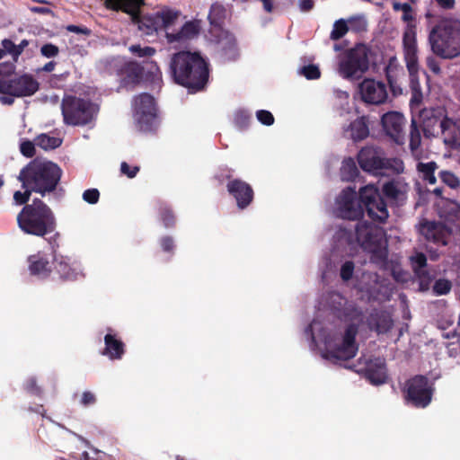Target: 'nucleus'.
<instances>
[{
    "label": "nucleus",
    "instance_id": "0e129e2a",
    "mask_svg": "<svg viewBox=\"0 0 460 460\" xmlns=\"http://www.w3.org/2000/svg\"><path fill=\"white\" fill-rule=\"evenodd\" d=\"M161 245L164 251L170 252L173 248V241L170 237H164L161 240Z\"/></svg>",
    "mask_w": 460,
    "mask_h": 460
},
{
    "label": "nucleus",
    "instance_id": "09e8293b",
    "mask_svg": "<svg viewBox=\"0 0 460 460\" xmlns=\"http://www.w3.org/2000/svg\"><path fill=\"white\" fill-rule=\"evenodd\" d=\"M387 79L393 93L394 95L401 94L402 93V82L397 78H394L390 69L387 70Z\"/></svg>",
    "mask_w": 460,
    "mask_h": 460
},
{
    "label": "nucleus",
    "instance_id": "69168bd1",
    "mask_svg": "<svg viewBox=\"0 0 460 460\" xmlns=\"http://www.w3.org/2000/svg\"><path fill=\"white\" fill-rule=\"evenodd\" d=\"M298 6L302 12H307L314 6L313 0H299Z\"/></svg>",
    "mask_w": 460,
    "mask_h": 460
},
{
    "label": "nucleus",
    "instance_id": "1a4fd4ad",
    "mask_svg": "<svg viewBox=\"0 0 460 460\" xmlns=\"http://www.w3.org/2000/svg\"><path fill=\"white\" fill-rule=\"evenodd\" d=\"M356 243L371 254L373 261H383L387 252L385 246L384 231L381 227L366 221L358 222L355 227Z\"/></svg>",
    "mask_w": 460,
    "mask_h": 460
},
{
    "label": "nucleus",
    "instance_id": "72a5a7b5",
    "mask_svg": "<svg viewBox=\"0 0 460 460\" xmlns=\"http://www.w3.org/2000/svg\"><path fill=\"white\" fill-rule=\"evenodd\" d=\"M35 142L39 147L50 150L58 147L62 144V139L55 136L40 134L36 137Z\"/></svg>",
    "mask_w": 460,
    "mask_h": 460
},
{
    "label": "nucleus",
    "instance_id": "b1692460",
    "mask_svg": "<svg viewBox=\"0 0 460 460\" xmlns=\"http://www.w3.org/2000/svg\"><path fill=\"white\" fill-rule=\"evenodd\" d=\"M444 142L451 147L460 146V122L454 121L448 118H444L440 129Z\"/></svg>",
    "mask_w": 460,
    "mask_h": 460
},
{
    "label": "nucleus",
    "instance_id": "8fccbe9b",
    "mask_svg": "<svg viewBox=\"0 0 460 460\" xmlns=\"http://www.w3.org/2000/svg\"><path fill=\"white\" fill-rule=\"evenodd\" d=\"M354 269H355V266L352 261H345L341 265V272H340V275H341V278L342 279V280L347 281V280L350 279L353 276Z\"/></svg>",
    "mask_w": 460,
    "mask_h": 460
},
{
    "label": "nucleus",
    "instance_id": "e2e57ef3",
    "mask_svg": "<svg viewBox=\"0 0 460 460\" xmlns=\"http://www.w3.org/2000/svg\"><path fill=\"white\" fill-rule=\"evenodd\" d=\"M66 30L68 31L74 32V33H82V34H85V35L90 34V30L86 27H80V26H76V25H68L66 27Z\"/></svg>",
    "mask_w": 460,
    "mask_h": 460
},
{
    "label": "nucleus",
    "instance_id": "f03ea898",
    "mask_svg": "<svg viewBox=\"0 0 460 460\" xmlns=\"http://www.w3.org/2000/svg\"><path fill=\"white\" fill-rule=\"evenodd\" d=\"M62 176L61 168L55 163L34 159L28 163L19 172L17 180L22 183L23 191L13 194L16 204H25L32 192L44 197L56 190Z\"/></svg>",
    "mask_w": 460,
    "mask_h": 460
},
{
    "label": "nucleus",
    "instance_id": "9d476101",
    "mask_svg": "<svg viewBox=\"0 0 460 460\" xmlns=\"http://www.w3.org/2000/svg\"><path fill=\"white\" fill-rule=\"evenodd\" d=\"M361 169L375 175L383 174L385 170L401 173L404 170L403 162L399 158L386 159L384 152L377 147L365 146L358 155Z\"/></svg>",
    "mask_w": 460,
    "mask_h": 460
},
{
    "label": "nucleus",
    "instance_id": "20e7f679",
    "mask_svg": "<svg viewBox=\"0 0 460 460\" xmlns=\"http://www.w3.org/2000/svg\"><path fill=\"white\" fill-rule=\"evenodd\" d=\"M170 71L174 81L191 93L203 89L208 79V63L196 52L181 51L174 54Z\"/></svg>",
    "mask_w": 460,
    "mask_h": 460
},
{
    "label": "nucleus",
    "instance_id": "c756f323",
    "mask_svg": "<svg viewBox=\"0 0 460 460\" xmlns=\"http://www.w3.org/2000/svg\"><path fill=\"white\" fill-rule=\"evenodd\" d=\"M402 20L406 22V27L402 37L403 50H405L406 37L408 34H411L414 42V49H417L416 40V27L414 24V14L412 7L408 4L407 7L402 11Z\"/></svg>",
    "mask_w": 460,
    "mask_h": 460
},
{
    "label": "nucleus",
    "instance_id": "774afa93",
    "mask_svg": "<svg viewBox=\"0 0 460 460\" xmlns=\"http://www.w3.org/2000/svg\"><path fill=\"white\" fill-rule=\"evenodd\" d=\"M31 12L34 13H41V14H51L53 15V12L47 7H40V6H33L30 8Z\"/></svg>",
    "mask_w": 460,
    "mask_h": 460
},
{
    "label": "nucleus",
    "instance_id": "2eb2a0df",
    "mask_svg": "<svg viewBox=\"0 0 460 460\" xmlns=\"http://www.w3.org/2000/svg\"><path fill=\"white\" fill-rule=\"evenodd\" d=\"M406 399L416 407L424 408L429 404L432 397V389L428 378L416 376L406 384Z\"/></svg>",
    "mask_w": 460,
    "mask_h": 460
},
{
    "label": "nucleus",
    "instance_id": "4468645a",
    "mask_svg": "<svg viewBox=\"0 0 460 460\" xmlns=\"http://www.w3.org/2000/svg\"><path fill=\"white\" fill-rule=\"evenodd\" d=\"M134 120L141 131H151L156 126V107L152 95L143 93L137 96L133 102Z\"/></svg>",
    "mask_w": 460,
    "mask_h": 460
},
{
    "label": "nucleus",
    "instance_id": "473e14b6",
    "mask_svg": "<svg viewBox=\"0 0 460 460\" xmlns=\"http://www.w3.org/2000/svg\"><path fill=\"white\" fill-rule=\"evenodd\" d=\"M225 16L226 9L222 4H214L211 5L208 19L210 21V24L213 26V30H221V22L224 20Z\"/></svg>",
    "mask_w": 460,
    "mask_h": 460
},
{
    "label": "nucleus",
    "instance_id": "0eeeda50",
    "mask_svg": "<svg viewBox=\"0 0 460 460\" xmlns=\"http://www.w3.org/2000/svg\"><path fill=\"white\" fill-rule=\"evenodd\" d=\"M429 41L432 52L447 59H452L460 55V21L457 19H444L429 32Z\"/></svg>",
    "mask_w": 460,
    "mask_h": 460
},
{
    "label": "nucleus",
    "instance_id": "4be33fe9",
    "mask_svg": "<svg viewBox=\"0 0 460 460\" xmlns=\"http://www.w3.org/2000/svg\"><path fill=\"white\" fill-rule=\"evenodd\" d=\"M30 273L40 279L48 277L51 271V265L46 253L37 252L28 257Z\"/></svg>",
    "mask_w": 460,
    "mask_h": 460
},
{
    "label": "nucleus",
    "instance_id": "bb28decb",
    "mask_svg": "<svg viewBox=\"0 0 460 460\" xmlns=\"http://www.w3.org/2000/svg\"><path fill=\"white\" fill-rule=\"evenodd\" d=\"M144 0H105L108 8L114 10H122L129 13L134 19L137 17L139 8Z\"/></svg>",
    "mask_w": 460,
    "mask_h": 460
},
{
    "label": "nucleus",
    "instance_id": "2f4dec72",
    "mask_svg": "<svg viewBox=\"0 0 460 460\" xmlns=\"http://www.w3.org/2000/svg\"><path fill=\"white\" fill-rule=\"evenodd\" d=\"M334 95L339 105L340 116L348 117L349 119L352 118L355 115V110L354 107L349 104V93L345 91L335 90Z\"/></svg>",
    "mask_w": 460,
    "mask_h": 460
},
{
    "label": "nucleus",
    "instance_id": "58836bf2",
    "mask_svg": "<svg viewBox=\"0 0 460 460\" xmlns=\"http://www.w3.org/2000/svg\"><path fill=\"white\" fill-rule=\"evenodd\" d=\"M334 238L341 246L343 244L354 245L352 234L345 226L340 227V229L336 232Z\"/></svg>",
    "mask_w": 460,
    "mask_h": 460
},
{
    "label": "nucleus",
    "instance_id": "ea45409f",
    "mask_svg": "<svg viewBox=\"0 0 460 460\" xmlns=\"http://www.w3.org/2000/svg\"><path fill=\"white\" fill-rule=\"evenodd\" d=\"M411 262L414 271L419 274L420 271L426 266L427 258L422 252H416L411 257Z\"/></svg>",
    "mask_w": 460,
    "mask_h": 460
},
{
    "label": "nucleus",
    "instance_id": "c9c22d12",
    "mask_svg": "<svg viewBox=\"0 0 460 460\" xmlns=\"http://www.w3.org/2000/svg\"><path fill=\"white\" fill-rule=\"evenodd\" d=\"M417 168L418 171L422 174V178L425 181L429 184H434L436 182V177L434 175V172L437 169L436 163H419Z\"/></svg>",
    "mask_w": 460,
    "mask_h": 460
},
{
    "label": "nucleus",
    "instance_id": "4d7b16f0",
    "mask_svg": "<svg viewBox=\"0 0 460 460\" xmlns=\"http://www.w3.org/2000/svg\"><path fill=\"white\" fill-rule=\"evenodd\" d=\"M120 171L123 174L128 178H134L139 171L138 166H130L126 162H122L120 164Z\"/></svg>",
    "mask_w": 460,
    "mask_h": 460
},
{
    "label": "nucleus",
    "instance_id": "864d4df0",
    "mask_svg": "<svg viewBox=\"0 0 460 460\" xmlns=\"http://www.w3.org/2000/svg\"><path fill=\"white\" fill-rule=\"evenodd\" d=\"M250 119V115L245 111H237L234 114V123L239 128H244Z\"/></svg>",
    "mask_w": 460,
    "mask_h": 460
},
{
    "label": "nucleus",
    "instance_id": "cd10ccee",
    "mask_svg": "<svg viewBox=\"0 0 460 460\" xmlns=\"http://www.w3.org/2000/svg\"><path fill=\"white\" fill-rule=\"evenodd\" d=\"M105 349L103 354L111 359H119L124 354V344L115 335L107 333L104 337Z\"/></svg>",
    "mask_w": 460,
    "mask_h": 460
},
{
    "label": "nucleus",
    "instance_id": "79ce46f5",
    "mask_svg": "<svg viewBox=\"0 0 460 460\" xmlns=\"http://www.w3.org/2000/svg\"><path fill=\"white\" fill-rule=\"evenodd\" d=\"M450 281L444 279H438L433 286V291L438 296L446 295L450 291Z\"/></svg>",
    "mask_w": 460,
    "mask_h": 460
},
{
    "label": "nucleus",
    "instance_id": "f704fd0d",
    "mask_svg": "<svg viewBox=\"0 0 460 460\" xmlns=\"http://www.w3.org/2000/svg\"><path fill=\"white\" fill-rule=\"evenodd\" d=\"M358 170L352 158L344 159L341 168V176L343 181H352L358 175Z\"/></svg>",
    "mask_w": 460,
    "mask_h": 460
},
{
    "label": "nucleus",
    "instance_id": "412c9836",
    "mask_svg": "<svg viewBox=\"0 0 460 460\" xmlns=\"http://www.w3.org/2000/svg\"><path fill=\"white\" fill-rule=\"evenodd\" d=\"M227 190L237 201L239 208L247 207L253 198V191L249 184L244 181L234 180L227 184Z\"/></svg>",
    "mask_w": 460,
    "mask_h": 460
},
{
    "label": "nucleus",
    "instance_id": "dca6fc26",
    "mask_svg": "<svg viewBox=\"0 0 460 460\" xmlns=\"http://www.w3.org/2000/svg\"><path fill=\"white\" fill-rule=\"evenodd\" d=\"M359 364H364V367H360L357 369V372L364 373L371 384L377 385L385 383L387 379V371L384 358H369L364 359V361L360 358Z\"/></svg>",
    "mask_w": 460,
    "mask_h": 460
},
{
    "label": "nucleus",
    "instance_id": "f8f14e48",
    "mask_svg": "<svg viewBox=\"0 0 460 460\" xmlns=\"http://www.w3.org/2000/svg\"><path fill=\"white\" fill-rule=\"evenodd\" d=\"M61 110L65 124L71 126L90 123L97 112L93 103L74 96H66L62 100Z\"/></svg>",
    "mask_w": 460,
    "mask_h": 460
},
{
    "label": "nucleus",
    "instance_id": "052dcab7",
    "mask_svg": "<svg viewBox=\"0 0 460 460\" xmlns=\"http://www.w3.org/2000/svg\"><path fill=\"white\" fill-rule=\"evenodd\" d=\"M95 402V396L91 392H84L81 398V404L84 406L92 405Z\"/></svg>",
    "mask_w": 460,
    "mask_h": 460
},
{
    "label": "nucleus",
    "instance_id": "338daca9",
    "mask_svg": "<svg viewBox=\"0 0 460 460\" xmlns=\"http://www.w3.org/2000/svg\"><path fill=\"white\" fill-rule=\"evenodd\" d=\"M443 9H453L456 4L455 0H435Z\"/></svg>",
    "mask_w": 460,
    "mask_h": 460
},
{
    "label": "nucleus",
    "instance_id": "a18cd8bd",
    "mask_svg": "<svg viewBox=\"0 0 460 460\" xmlns=\"http://www.w3.org/2000/svg\"><path fill=\"white\" fill-rule=\"evenodd\" d=\"M2 44V50L4 51V55L5 54H9L12 56L13 59L14 61H17L19 57H18V53H17V48H16V44H14L11 40L9 39H4L1 42Z\"/></svg>",
    "mask_w": 460,
    "mask_h": 460
},
{
    "label": "nucleus",
    "instance_id": "e433bc0d",
    "mask_svg": "<svg viewBox=\"0 0 460 460\" xmlns=\"http://www.w3.org/2000/svg\"><path fill=\"white\" fill-rule=\"evenodd\" d=\"M417 125L415 117L411 119V132H410V147L412 153H416L421 142V137Z\"/></svg>",
    "mask_w": 460,
    "mask_h": 460
},
{
    "label": "nucleus",
    "instance_id": "393cba45",
    "mask_svg": "<svg viewBox=\"0 0 460 460\" xmlns=\"http://www.w3.org/2000/svg\"><path fill=\"white\" fill-rule=\"evenodd\" d=\"M343 130L345 136L354 141L363 140L369 134L368 126L365 117L357 118L347 127H344Z\"/></svg>",
    "mask_w": 460,
    "mask_h": 460
},
{
    "label": "nucleus",
    "instance_id": "9b49d317",
    "mask_svg": "<svg viewBox=\"0 0 460 460\" xmlns=\"http://www.w3.org/2000/svg\"><path fill=\"white\" fill-rule=\"evenodd\" d=\"M369 49L364 44L346 51L340 56L338 73L346 79H359L369 67Z\"/></svg>",
    "mask_w": 460,
    "mask_h": 460
},
{
    "label": "nucleus",
    "instance_id": "13d9d810",
    "mask_svg": "<svg viewBox=\"0 0 460 460\" xmlns=\"http://www.w3.org/2000/svg\"><path fill=\"white\" fill-rule=\"evenodd\" d=\"M426 64L434 74L438 75L440 73V66L433 56L427 57Z\"/></svg>",
    "mask_w": 460,
    "mask_h": 460
},
{
    "label": "nucleus",
    "instance_id": "a19ab883",
    "mask_svg": "<svg viewBox=\"0 0 460 460\" xmlns=\"http://www.w3.org/2000/svg\"><path fill=\"white\" fill-rule=\"evenodd\" d=\"M439 175L441 181L452 189L457 188L460 184L459 179L451 172L442 171Z\"/></svg>",
    "mask_w": 460,
    "mask_h": 460
},
{
    "label": "nucleus",
    "instance_id": "f3484780",
    "mask_svg": "<svg viewBox=\"0 0 460 460\" xmlns=\"http://www.w3.org/2000/svg\"><path fill=\"white\" fill-rule=\"evenodd\" d=\"M417 125L422 128L426 137H431L441 129L444 121L443 111L440 109H423L419 111Z\"/></svg>",
    "mask_w": 460,
    "mask_h": 460
},
{
    "label": "nucleus",
    "instance_id": "7ed1b4c3",
    "mask_svg": "<svg viewBox=\"0 0 460 460\" xmlns=\"http://www.w3.org/2000/svg\"><path fill=\"white\" fill-rule=\"evenodd\" d=\"M359 199L354 188L343 190L336 200L337 216L349 220H356L363 215V206L368 216L378 222H385L388 217V209L381 198L378 189L374 184H367L359 190Z\"/></svg>",
    "mask_w": 460,
    "mask_h": 460
},
{
    "label": "nucleus",
    "instance_id": "c03bdc74",
    "mask_svg": "<svg viewBox=\"0 0 460 460\" xmlns=\"http://www.w3.org/2000/svg\"><path fill=\"white\" fill-rule=\"evenodd\" d=\"M301 75L309 80L318 79L321 75L319 67L315 65L305 66L300 70Z\"/></svg>",
    "mask_w": 460,
    "mask_h": 460
},
{
    "label": "nucleus",
    "instance_id": "aec40b11",
    "mask_svg": "<svg viewBox=\"0 0 460 460\" xmlns=\"http://www.w3.org/2000/svg\"><path fill=\"white\" fill-rule=\"evenodd\" d=\"M55 269L60 278L75 280L84 277L83 269L79 262L71 261V259L63 255H55Z\"/></svg>",
    "mask_w": 460,
    "mask_h": 460
},
{
    "label": "nucleus",
    "instance_id": "6e6d98bb",
    "mask_svg": "<svg viewBox=\"0 0 460 460\" xmlns=\"http://www.w3.org/2000/svg\"><path fill=\"white\" fill-rule=\"evenodd\" d=\"M35 145L31 141H23L20 145V151L24 156L32 157L35 155Z\"/></svg>",
    "mask_w": 460,
    "mask_h": 460
},
{
    "label": "nucleus",
    "instance_id": "5fc2aeb1",
    "mask_svg": "<svg viewBox=\"0 0 460 460\" xmlns=\"http://www.w3.org/2000/svg\"><path fill=\"white\" fill-rule=\"evenodd\" d=\"M100 193L97 189H89L83 193V199L89 204H95L99 200Z\"/></svg>",
    "mask_w": 460,
    "mask_h": 460
},
{
    "label": "nucleus",
    "instance_id": "bf43d9fd",
    "mask_svg": "<svg viewBox=\"0 0 460 460\" xmlns=\"http://www.w3.org/2000/svg\"><path fill=\"white\" fill-rule=\"evenodd\" d=\"M138 28L143 33L146 35H152L155 31V27L153 24H147L146 21L138 22Z\"/></svg>",
    "mask_w": 460,
    "mask_h": 460
},
{
    "label": "nucleus",
    "instance_id": "ddd939ff",
    "mask_svg": "<svg viewBox=\"0 0 460 460\" xmlns=\"http://www.w3.org/2000/svg\"><path fill=\"white\" fill-rule=\"evenodd\" d=\"M404 60L410 76V88L411 91V98L410 105L411 111L420 108L423 100V93L419 81V62H418V49H414V42L411 34H408L405 42V50H403Z\"/></svg>",
    "mask_w": 460,
    "mask_h": 460
},
{
    "label": "nucleus",
    "instance_id": "6ab92c4d",
    "mask_svg": "<svg viewBox=\"0 0 460 460\" xmlns=\"http://www.w3.org/2000/svg\"><path fill=\"white\" fill-rule=\"evenodd\" d=\"M362 100L371 104H379L387 98L385 84L373 79H365L359 85Z\"/></svg>",
    "mask_w": 460,
    "mask_h": 460
},
{
    "label": "nucleus",
    "instance_id": "680f3d73",
    "mask_svg": "<svg viewBox=\"0 0 460 460\" xmlns=\"http://www.w3.org/2000/svg\"><path fill=\"white\" fill-rule=\"evenodd\" d=\"M162 220L166 227L172 226L174 222L173 216L169 209H164L162 214Z\"/></svg>",
    "mask_w": 460,
    "mask_h": 460
},
{
    "label": "nucleus",
    "instance_id": "de8ad7c7",
    "mask_svg": "<svg viewBox=\"0 0 460 460\" xmlns=\"http://www.w3.org/2000/svg\"><path fill=\"white\" fill-rule=\"evenodd\" d=\"M348 21H349V30H352L355 31H361L366 30L367 22H366V20L364 19V17H362V16L352 17V18L349 19Z\"/></svg>",
    "mask_w": 460,
    "mask_h": 460
},
{
    "label": "nucleus",
    "instance_id": "4c0bfd02",
    "mask_svg": "<svg viewBox=\"0 0 460 460\" xmlns=\"http://www.w3.org/2000/svg\"><path fill=\"white\" fill-rule=\"evenodd\" d=\"M349 30V21L346 22L343 19H340L334 22L330 38L332 40H340L348 32Z\"/></svg>",
    "mask_w": 460,
    "mask_h": 460
},
{
    "label": "nucleus",
    "instance_id": "39448f33",
    "mask_svg": "<svg viewBox=\"0 0 460 460\" xmlns=\"http://www.w3.org/2000/svg\"><path fill=\"white\" fill-rule=\"evenodd\" d=\"M19 228L27 234L44 237L57 228V219L52 209L40 199L26 204L17 216Z\"/></svg>",
    "mask_w": 460,
    "mask_h": 460
},
{
    "label": "nucleus",
    "instance_id": "a211bd4d",
    "mask_svg": "<svg viewBox=\"0 0 460 460\" xmlns=\"http://www.w3.org/2000/svg\"><path fill=\"white\" fill-rule=\"evenodd\" d=\"M405 119L402 113L390 111L383 115L382 125L385 133L396 143H404L403 127Z\"/></svg>",
    "mask_w": 460,
    "mask_h": 460
},
{
    "label": "nucleus",
    "instance_id": "6e6552de",
    "mask_svg": "<svg viewBox=\"0 0 460 460\" xmlns=\"http://www.w3.org/2000/svg\"><path fill=\"white\" fill-rule=\"evenodd\" d=\"M443 222H424L420 225V234L429 242L446 245L454 231H460V205L454 201L447 202L440 212Z\"/></svg>",
    "mask_w": 460,
    "mask_h": 460
},
{
    "label": "nucleus",
    "instance_id": "a878e982",
    "mask_svg": "<svg viewBox=\"0 0 460 460\" xmlns=\"http://www.w3.org/2000/svg\"><path fill=\"white\" fill-rule=\"evenodd\" d=\"M200 31V24L198 21L187 22L178 33H167L169 42L185 41L197 37Z\"/></svg>",
    "mask_w": 460,
    "mask_h": 460
},
{
    "label": "nucleus",
    "instance_id": "49530a36",
    "mask_svg": "<svg viewBox=\"0 0 460 460\" xmlns=\"http://www.w3.org/2000/svg\"><path fill=\"white\" fill-rule=\"evenodd\" d=\"M40 54L47 58H55L59 54V49L52 43H47L41 46Z\"/></svg>",
    "mask_w": 460,
    "mask_h": 460
},
{
    "label": "nucleus",
    "instance_id": "c85d7f7f",
    "mask_svg": "<svg viewBox=\"0 0 460 460\" xmlns=\"http://www.w3.org/2000/svg\"><path fill=\"white\" fill-rule=\"evenodd\" d=\"M363 279H368L371 284L360 286V290L367 293L369 298L380 300L382 289L385 288V286L379 281L377 275L375 273L364 274Z\"/></svg>",
    "mask_w": 460,
    "mask_h": 460
},
{
    "label": "nucleus",
    "instance_id": "5701e85b",
    "mask_svg": "<svg viewBox=\"0 0 460 460\" xmlns=\"http://www.w3.org/2000/svg\"><path fill=\"white\" fill-rule=\"evenodd\" d=\"M409 185L402 178L394 179L383 185V193L391 200L401 202L406 199Z\"/></svg>",
    "mask_w": 460,
    "mask_h": 460
},
{
    "label": "nucleus",
    "instance_id": "603ef678",
    "mask_svg": "<svg viewBox=\"0 0 460 460\" xmlns=\"http://www.w3.org/2000/svg\"><path fill=\"white\" fill-rule=\"evenodd\" d=\"M256 117L258 120L266 126H270L274 123V118L273 115L265 110H260L256 112Z\"/></svg>",
    "mask_w": 460,
    "mask_h": 460
},
{
    "label": "nucleus",
    "instance_id": "37998d69",
    "mask_svg": "<svg viewBox=\"0 0 460 460\" xmlns=\"http://www.w3.org/2000/svg\"><path fill=\"white\" fill-rule=\"evenodd\" d=\"M129 51L139 58L151 57L155 52V49L151 47H141L140 45H131Z\"/></svg>",
    "mask_w": 460,
    "mask_h": 460
},
{
    "label": "nucleus",
    "instance_id": "3c124183",
    "mask_svg": "<svg viewBox=\"0 0 460 460\" xmlns=\"http://www.w3.org/2000/svg\"><path fill=\"white\" fill-rule=\"evenodd\" d=\"M178 12L173 10H164L161 13V18L164 27L172 25L174 21L178 18Z\"/></svg>",
    "mask_w": 460,
    "mask_h": 460
},
{
    "label": "nucleus",
    "instance_id": "7c9ffc66",
    "mask_svg": "<svg viewBox=\"0 0 460 460\" xmlns=\"http://www.w3.org/2000/svg\"><path fill=\"white\" fill-rule=\"evenodd\" d=\"M221 32L222 38L218 40V43L222 47L223 57L226 60H234L238 55L234 38L227 31Z\"/></svg>",
    "mask_w": 460,
    "mask_h": 460
},
{
    "label": "nucleus",
    "instance_id": "423d86ee",
    "mask_svg": "<svg viewBox=\"0 0 460 460\" xmlns=\"http://www.w3.org/2000/svg\"><path fill=\"white\" fill-rule=\"evenodd\" d=\"M13 70L12 64H0V102L3 105H12L16 98L32 96L40 89L39 82L30 74L13 77L6 75Z\"/></svg>",
    "mask_w": 460,
    "mask_h": 460
},
{
    "label": "nucleus",
    "instance_id": "f257e3e1",
    "mask_svg": "<svg viewBox=\"0 0 460 460\" xmlns=\"http://www.w3.org/2000/svg\"><path fill=\"white\" fill-rule=\"evenodd\" d=\"M318 309L330 311L335 317L346 323L344 329L332 323L314 320L305 333L311 337L310 348L318 349L323 358L337 363L354 358L358 350L356 335L365 327L377 334L388 332L394 326L391 314L386 311L375 310L367 317L361 307L348 301L337 292H330L321 298Z\"/></svg>",
    "mask_w": 460,
    "mask_h": 460
}]
</instances>
